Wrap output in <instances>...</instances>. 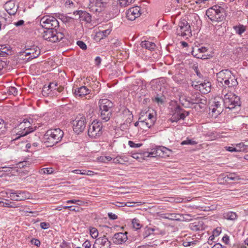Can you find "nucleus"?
Wrapping results in <instances>:
<instances>
[{
    "instance_id": "obj_44",
    "label": "nucleus",
    "mask_w": 248,
    "mask_h": 248,
    "mask_svg": "<svg viewBox=\"0 0 248 248\" xmlns=\"http://www.w3.org/2000/svg\"><path fill=\"white\" fill-rule=\"evenodd\" d=\"M181 145H196L197 144V142L191 139H186V140L182 141Z\"/></svg>"
},
{
    "instance_id": "obj_10",
    "label": "nucleus",
    "mask_w": 248,
    "mask_h": 248,
    "mask_svg": "<svg viewBox=\"0 0 248 248\" xmlns=\"http://www.w3.org/2000/svg\"><path fill=\"white\" fill-rule=\"evenodd\" d=\"M102 124L99 121H93L90 124L88 134L89 137L92 138H97L102 134Z\"/></svg>"
},
{
    "instance_id": "obj_39",
    "label": "nucleus",
    "mask_w": 248,
    "mask_h": 248,
    "mask_svg": "<svg viewBox=\"0 0 248 248\" xmlns=\"http://www.w3.org/2000/svg\"><path fill=\"white\" fill-rule=\"evenodd\" d=\"M1 172H7L10 173L13 170V168L10 167H6V166H3V164H1ZM4 175V173H1V177H2Z\"/></svg>"
},
{
    "instance_id": "obj_43",
    "label": "nucleus",
    "mask_w": 248,
    "mask_h": 248,
    "mask_svg": "<svg viewBox=\"0 0 248 248\" xmlns=\"http://www.w3.org/2000/svg\"><path fill=\"white\" fill-rule=\"evenodd\" d=\"M57 87H58V83L57 82H51V83H50V84L47 87H44L43 91H44V90L46 88H48L47 89L48 90H50L51 91H52V90H55L57 89Z\"/></svg>"
},
{
    "instance_id": "obj_21",
    "label": "nucleus",
    "mask_w": 248,
    "mask_h": 248,
    "mask_svg": "<svg viewBox=\"0 0 248 248\" xmlns=\"http://www.w3.org/2000/svg\"><path fill=\"white\" fill-rule=\"evenodd\" d=\"M76 96L82 97L90 93V90L86 86H81L73 90Z\"/></svg>"
},
{
    "instance_id": "obj_12",
    "label": "nucleus",
    "mask_w": 248,
    "mask_h": 248,
    "mask_svg": "<svg viewBox=\"0 0 248 248\" xmlns=\"http://www.w3.org/2000/svg\"><path fill=\"white\" fill-rule=\"evenodd\" d=\"M109 0H89L90 8L96 12L103 11L107 7Z\"/></svg>"
},
{
    "instance_id": "obj_57",
    "label": "nucleus",
    "mask_w": 248,
    "mask_h": 248,
    "mask_svg": "<svg viewBox=\"0 0 248 248\" xmlns=\"http://www.w3.org/2000/svg\"><path fill=\"white\" fill-rule=\"evenodd\" d=\"M63 209H69L70 211L77 212L78 210H76L75 208L73 207V206H64L62 207Z\"/></svg>"
},
{
    "instance_id": "obj_3",
    "label": "nucleus",
    "mask_w": 248,
    "mask_h": 248,
    "mask_svg": "<svg viewBox=\"0 0 248 248\" xmlns=\"http://www.w3.org/2000/svg\"><path fill=\"white\" fill-rule=\"evenodd\" d=\"M64 133L60 128L50 129L44 136L45 142L47 146H53L61 141Z\"/></svg>"
},
{
    "instance_id": "obj_24",
    "label": "nucleus",
    "mask_w": 248,
    "mask_h": 248,
    "mask_svg": "<svg viewBox=\"0 0 248 248\" xmlns=\"http://www.w3.org/2000/svg\"><path fill=\"white\" fill-rule=\"evenodd\" d=\"M13 193V190L12 189H4L1 190V199L5 200L6 202L8 198L12 200V195Z\"/></svg>"
},
{
    "instance_id": "obj_2",
    "label": "nucleus",
    "mask_w": 248,
    "mask_h": 248,
    "mask_svg": "<svg viewBox=\"0 0 248 248\" xmlns=\"http://www.w3.org/2000/svg\"><path fill=\"white\" fill-rule=\"evenodd\" d=\"M100 117L104 122H108L112 116L114 104L110 100L105 98L98 102Z\"/></svg>"
},
{
    "instance_id": "obj_20",
    "label": "nucleus",
    "mask_w": 248,
    "mask_h": 248,
    "mask_svg": "<svg viewBox=\"0 0 248 248\" xmlns=\"http://www.w3.org/2000/svg\"><path fill=\"white\" fill-rule=\"evenodd\" d=\"M4 8L10 15H14L17 11V7L16 6L15 2L13 0L6 2L4 5Z\"/></svg>"
},
{
    "instance_id": "obj_15",
    "label": "nucleus",
    "mask_w": 248,
    "mask_h": 248,
    "mask_svg": "<svg viewBox=\"0 0 248 248\" xmlns=\"http://www.w3.org/2000/svg\"><path fill=\"white\" fill-rule=\"evenodd\" d=\"M197 84H192L194 89L199 91L202 93L207 94L211 91V83L209 82L204 81L203 82H197Z\"/></svg>"
},
{
    "instance_id": "obj_45",
    "label": "nucleus",
    "mask_w": 248,
    "mask_h": 248,
    "mask_svg": "<svg viewBox=\"0 0 248 248\" xmlns=\"http://www.w3.org/2000/svg\"><path fill=\"white\" fill-rule=\"evenodd\" d=\"M209 110H211V112L213 113H215L216 115L219 114L221 111V108L218 109L215 107L213 106V105H211L209 107Z\"/></svg>"
},
{
    "instance_id": "obj_41",
    "label": "nucleus",
    "mask_w": 248,
    "mask_h": 248,
    "mask_svg": "<svg viewBox=\"0 0 248 248\" xmlns=\"http://www.w3.org/2000/svg\"><path fill=\"white\" fill-rule=\"evenodd\" d=\"M90 235L92 238L95 239L98 236V232L97 229L94 227H92L90 229Z\"/></svg>"
},
{
    "instance_id": "obj_47",
    "label": "nucleus",
    "mask_w": 248,
    "mask_h": 248,
    "mask_svg": "<svg viewBox=\"0 0 248 248\" xmlns=\"http://www.w3.org/2000/svg\"><path fill=\"white\" fill-rule=\"evenodd\" d=\"M4 82V81H1V94H2V95H8L7 91L8 90L7 89V87L9 86L8 85H7L6 86L4 85L3 84H1L2 83Z\"/></svg>"
},
{
    "instance_id": "obj_50",
    "label": "nucleus",
    "mask_w": 248,
    "mask_h": 248,
    "mask_svg": "<svg viewBox=\"0 0 248 248\" xmlns=\"http://www.w3.org/2000/svg\"><path fill=\"white\" fill-rule=\"evenodd\" d=\"M128 145L132 148H139L142 145V143H135L133 141L129 140L128 141Z\"/></svg>"
},
{
    "instance_id": "obj_26",
    "label": "nucleus",
    "mask_w": 248,
    "mask_h": 248,
    "mask_svg": "<svg viewBox=\"0 0 248 248\" xmlns=\"http://www.w3.org/2000/svg\"><path fill=\"white\" fill-rule=\"evenodd\" d=\"M141 46L142 47H144L150 50H154L156 46V45L154 43L148 41L141 42Z\"/></svg>"
},
{
    "instance_id": "obj_52",
    "label": "nucleus",
    "mask_w": 248,
    "mask_h": 248,
    "mask_svg": "<svg viewBox=\"0 0 248 248\" xmlns=\"http://www.w3.org/2000/svg\"><path fill=\"white\" fill-rule=\"evenodd\" d=\"M31 244L34 245L37 247H39L40 245V242L38 239L33 238L31 240Z\"/></svg>"
},
{
    "instance_id": "obj_61",
    "label": "nucleus",
    "mask_w": 248,
    "mask_h": 248,
    "mask_svg": "<svg viewBox=\"0 0 248 248\" xmlns=\"http://www.w3.org/2000/svg\"><path fill=\"white\" fill-rule=\"evenodd\" d=\"M131 156L138 160H139L140 159L141 157V154H138V153H135V154H133L131 155Z\"/></svg>"
},
{
    "instance_id": "obj_38",
    "label": "nucleus",
    "mask_w": 248,
    "mask_h": 248,
    "mask_svg": "<svg viewBox=\"0 0 248 248\" xmlns=\"http://www.w3.org/2000/svg\"><path fill=\"white\" fill-rule=\"evenodd\" d=\"M233 28L235 31L239 35L242 34L246 30V29L243 25L234 26Z\"/></svg>"
},
{
    "instance_id": "obj_28",
    "label": "nucleus",
    "mask_w": 248,
    "mask_h": 248,
    "mask_svg": "<svg viewBox=\"0 0 248 248\" xmlns=\"http://www.w3.org/2000/svg\"><path fill=\"white\" fill-rule=\"evenodd\" d=\"M223 218L227 220H234L237 218V216L235 212H227L223 214Z\"/></svg>"
},
{
    "instance_id": "obj_34",
    "label": "nucleus",
    "mask_w": 248,
    "mask_h": 248,
    "mask_svg": "<svg viewBox=\"0 0 248 248\" xmlns=\"http://www.w3.org/2000/svg\"><path fill=\"white\" fill-rule=\"evenodd\" d=\"M135 0H118V4L122 7L128 6L134 2Z\"/></svg>"
},
{
    "instance_id": "obj_25",
    "label": "nucleus",
    "mask_w": 248,
    "mask_h": 248,
    "mask_svg": "<svg viewBox=\"0 0 248 248\" xmlns=\"http://www.w3.org/2000/svg\"><path fill=\"white\" fill-rule=\"evenodd\" d=\"M12 51L11 47L9 45H1V57H7L11 55Z\"/></svg>"
},
{
    "instance_id": "obj_1",
    "label": "nucleus",
    "mask_w": 248,
    "mask_h": 248,
    "mask_svg": "<svg viewBox=\"0 0 248 248\" xmlns=\"http://www.w3.org/2000/svg\"><path fill=\"white\" fill-rule=\"evenodd\" d=\"M217 80L218 85L222 88L223 90H227L236 87L238 82L237 78L228 69H224L217 73Z\"/></svg>"
},
{
    "instance_id": "obj_19",
    "label": "nucleus",
    "mask_w": 248,
    "mask_h": 248,
    "mask_svg": "<svg viewBox=\"0 0 248 248\" xmlns=\"http://www.w3.org/2000/svg\"><path fill=\"white\" fill-rule=\"evenodd\" d=\"M74 15L79 19L80 21H85L90 23L92 20L91 16L84 11H76L74 12Z\"/></svg>"
},
{
    "instance_id": "obj_55",
    "label": "nucleus",
    "mask_w": 248,
    "mask_h": 248,
    "mask_svg": "<svg viewBox=\"0 0 248 248\" xmlns=\"http://www.w3.org/2000/svg\"><path fill=\"white\" fill-rule=\"evenodd\" d=\"M146 116L148 117V121H150V122L151 121H153V123H154V122L155 121V118L154 117V115L153 114H151V113L147 114V112L146 113Z\"/></svg>"
},
{
    "instance_id": "obj_53",
    "label": "nucleus",
    "mask_w": 248,
    "mask_h": 248,
    "mask_svg": "<svg viewBox=\"0 0 248 248\" xmlns=\"http://www.w3.org/2000/svg\"><path fill=\"white\" fill-rule=\"evenodd\" d=\"M82 202L80 200H68L66 201L67 203H74V204H77L78 205H81V203Z\"/></svg>"
},
{
    "instance_id": "obj_9",
    "label": "nucleus",
    "mask_w": 248,
    "mask_h": 248,
    "mask_svg": "<svg viewBox=\"0 0 248 248\" xmlns=\"http://www.w3.org/2000/svg\"><path fill=\"white\" fill-rule=\"evenodd\" d=\"M186 101L189 104L198 105L200 109L204 108L207 102L206 97L199 93H195L192 94L191 97H187L186 98Z\"/></svg>"
},
{
    "instance_id": "obj_62",
    "label": "nucleus",
    "mask_w": 248,
    "mask_h": 248,
    "mask_svg": "<svg viewBox=\"0 0 248 248\" xmlns=\"http://www.w3.org/2000/svg\"><path fill=\"white\" fill-rule=\"evenodd\" d=\"M154 101L157 103L162 104L164 102L163 99L161 97L156 96L155 98Z\"/></svg>"
},
{
    "instance_id": "obj_8",
    "label": "nucleus",
    "mask_w": 248,
    "mask_h": 248,
    "mask_svg": "<svg viewBox=\"0 0 248 248\" xmlns=\"http://www.w3.org/2000/svg\"><path fill=\"white\" fill-rule=\"evenodd\" d=\"M40 25L46 29L57 30L59 26V23L54 16H46L41 19Z\"/></svg>"
},
{
    "instance_id": "obj_49",
    "label": "nucleus",
    "mask_w": 248,
    "mask_h": 248,
    "mask_svg": "<svg viewBox=\"0 0 248 248\" xmlns=\"http://www.w3.org/2000/svg\"><path fill=\"white\" fill-rule=\"evenodd\" d=\"M235 148L237 149L236 152H245L246 151L244 149V143L243 142L236 144Z\"/></svg>"
},
{
    "instance_id": "obj_13",
    "label": "nucleus",
    "mask_w": 248,
    "mask_h": 248,
    "mask_svg": "<svg viewBox=\"0 0 248 248\" xmlns=\"http://www.w3.org/2000/svg\"><path fill=\"white\" fill-rule=\"evenodd\" d=\"M85 117L84 116L79 115L73 121V130L77 134L83 132L85 128Z\"/></svg>"
},
{
    "instance_id": "obj_5",
    "label": "nucleus",
    "mask_w": 248,
    "mask_h": 248,
    "mask_svg": "<svg viewBox=\"0 0 248 248\" xmlns=\"http://www.w3.org/2000/svg\"><path fill=\"white\" fill-rule=\"evenodd\" d=\"M224 9L218 5H214L208 9L206 15L213 22H219L224 18Z\"/></svg>"
},
{
    "instance_id": "obj_27",
    "label": "nucleus",
    "mask_w": 248,
    "mask_h": 248,
    "mask_svg": "<svg viewBox=\"0 0 248 248\" xmlns=\"http://www.w3.org/2000/svg\"><path fill=\"white\" fill-rule=\"evenodd\" d=\"M192 55L195 57L201 59H207L206 55L204 54H202L199 53V49L198 46H196L193 49L191 52Z\"/></svg>"
},
{
    "instance_id": "obj_4",
    "label": "nucleus",
    "mask_w": 248,
    "mask_h": 248,
    "mask_svg": "<svg viewBox=\"0 0 248 248\" xmlns=\"http://www.w3.org/2000/svg\"><path fill=\"white\" fill-rule=\"evenodd\" d=\"M222 95H224V105L226 108L232 109L240 106L241 102L239 97L231 91L222 90Z\"/></svg>"
},
{
    "instance_id": "obj_32",
    "label": "nucleus",
    "mask_w": 248,
    "mask_h": 248,
    "mask_svg": "<svg viewBox=\"0 0 248 248\" xmlns=\"http://www.w3.org/2000/svg\"><path fill=\"white\" fill-rule=\"evenodd\" d=\"M124 113L128 115V118L125 120L126 124L125 123H124L123 124L121 125V127L124 128V126L127 124H131V123L132 122L133 116L132 114V113L130 112L129 110H127L124 111Z\"/></svg>"
},
{
    "instance_id": "obj_6",
    "label": "nucleus",
    "mask_w": 248,
    "mask_h": 248,
    "mask_svg": "<svg viewBox=\"0 0 248 248\" xmlns=\"http://www.w3.org/2000/svg\"><path fill=\"white\" fill-rule=\"evenodd\" d=\"M33 131L32 128H31V124L27 120H25L15 128L14 133H16V137L14 139L17 140L21 137H24Z\"/></svg>"
},
{
    "instance_id": "obj_40",
    "label": "nucleus",
    "mask_w": 248,
    "mask_h": 248,
    "mask_svg": "<svg viewBox=\"0 0 248 248\" xmlns=\"http://www.w3.org/2000/svg\"><path fill=\"white\" fill-rule=\"evenodd\" d=\"M132 224L134 228L139 229L140 228L142 225L140 223V220L137 218H134L132 221Z\"/></svg>"
},
{
    "instance_id": "obj_17",
    "label": "nucleus",
    "mask_w": 248,
    "mask_h": 248,
    "mask_svg": "<svg viewBox=\"0 0 248 248\" xmlns=\"http://www.w3.org/2000/svg\"><path fill=\"white\" fill-rule=\"evenodd\" d=\"M140 9L139 6L130 8L127 10L126 15L127 18L129 20H134L140 15Z\"/></svg>"
},
{
    "instance_id": "obj_29",
    "label": "nucleus",
    "mask_w": 248,
    "mask_h": 248,
    "mask_svg": "<svg viewBox=\"0 0 248 248\" xmlns=\"http://www.w3.org/2000/svg\"><path fill=\"white\" fill-rule=\"evenodd\" d=\"M156 149L158 154V156L161 157L167 155V151H170L169 149L164 146H157L156 147Z\"/></svg>"
},
{
    "instance_id": "obj_14",
    "label": "nucleus",
    "mask_w": 248,
    "mask_h": 248,
    "mask_svg": "<svg viewBox=\"0 0 248 248\" xmlns=\"http://www.w3.org/2000/svg\"><path fill=\"white\" fill-rule=\"evenodd\" d=\"M111 242L106 235L100 237L96 239L93 248H110Z\"/></svg>"
},
{
    "instance_id": "obj_37",
    "label": "nucleus",
    "mask_w": 248,
    "mask_h": 248,
    "mask_svg": "<svg viewBox=\"0 0 248 248\" xmlns=\"http://www.w3.org/2000/svg\"><path fill=\"white\" fill-rule=\"evenodd\" d=\"M3 204L4 207L16 208L18 207L15 202L7 201L6 202L1 201V204Z\"/></svg>"
},
{
    "instance_id": "obj_64",
    "label": "nucleus",
    "mask_w": 248,
    "mask_h": 248,
    "mask_svg": "<svg viewBox=\"0 0 248 248\" xmlns=\"http://www.w3.org/2000/svg\"><path fill=\"white\" fill-rule=\"evenodd\" d=\"M110 32V31L109 30H105L101 31V33H102L103 36H107L108 35Z\"/></svg>"
},
{
    "instance_id": "obj_30",
    "label": "nucleus",
    "mask_w": 248,
    "mask_h": 248,
    "mask_svg": "<svg viewBox=\"0 0 248 248\" xmlns=\"http://www.w3.org/2000/svg\"><path fill=\"white\" fill-rule=\"evenodd\" d=\"M113 162L115 164H124L127 161L126 157L120 155H118L116 157L113 158Z\"/></svg>"
},
{
    "instance_id": "obj_42",
    "label": "nucleus",
    "mask_w": 248,
    "mask_h": 248,
    "mask_svg": "<svg viewBox=\"0 0 248 248\" xmlns=\"http://www.w3.org/2000/svg\"><path fill=\"white\" fill-rule=\"evenodd\" d=\"M147 155L146 156L147 157H156L158 156V154L157 153V150L156 149V147L155 148H153L152 149L151 151L150 152H147L145 153V155Z\"/></svg>"
},
{
    "instance_id": "obj_60",
    "label": "nucleus",
    "mask_w": 248,
    "mask_h": 248,
    "mask_svg": "<svg viewBox=\"0 0 248 248\" xmlns=\"http://www.w3.org/2000/svg\"><path fill=\"white\" fill-rule=\"evenodd\" d=\"M196 223H192L190 225V228L194 231H198L200 230V227L198 225L195 224Z\"/></svg>"
},
{
    "instance_id": "obj_7",
    "label": "nucleus",
    "mask_w": 248,
    "mask_h": 248,
    "mask_svg": "<svg viewBox=\"0 0 248 248\" xmlns=\"http://www.w3.org/2000/svg\"><path fill=\"white\" fill-rule=\"evenodd\" d=\"M42 37L47 41L55 43L61 40L64 37V34L61 32H58L57 30L49 29L43 31Z\"/></svg>"
},
{
    "instance_id": "obj_31",
    "label": "nucleus",
    "mask_w": 248,
    "mask_h": 248,
    "mask_svg": "<svg viewBox=\"0 0 248 248\" xmlns=\"http://www.w3.org/2000/svg\"><path fill=\"white\" fill-rule=\"evenodd\" d=\"M224 179L227 180L237 181L240 179L239 175L235 173H230L224 176Z\"/></svg>"
},
{
    "instance_id": "obj_58",
    "label": "nucleus",
    "mask_w": 248,
    "mask_h": 248,
    "mask_svg": "<svg viewBox=\"0 0 248 248\" xmlns=\"http://www.w3.org/2000/svg\"><path fill=\"white\" fill-rule=\"evenodd\" d=\"M108 217L110 219L115 220L118 218V217L115 214L112 213H108Z\"/></svg>"
},
{
    "instance_id": "obj_48",
    "label": "nucleus",
    "mask_w": 248,
    "mask_h": 248,
    "mask_svg": "<svg viewBox=\"0 0 248 248\" xmlns=\"http://www.w3.org/2000/svg\"><path fill=\"white\" fill-rule=\"evenodd\" d=\"M41 171V173L42 174H49L53 173V169L52 168H44Z\"/></svg>"
},
{
    "instance_id": "obj_35",
    "label": "nucleus",
    "mask_w": 248,
    "mask_h": 248,
    "mask_svg": "<svg viewBox=\"0 0 248 248\" xmlns=\"http://www.w3.org/2000/svg\"><path fill=\"white\" fill-rule=\"evenodd\" d=\"M7 89L8 90L7 91L8 95L13 94L14 96H16L18 94L17 89L14 87L7 86Z\"/></svg>"
},
{
    "instance_id": "obj_63",
    "label": "nucleus",
    "mask_w": 248,
    "mask_h": 248,
    "mask_svg": "<svg viewBox=\"0 0 248 248\" xmlns=\"http://www.w3.org/2000/svg\"><path fill=\"white\" fill-rule=\"evenodd\" d=\"M101 62V59L100 57L97 56L95 59V64L97 66H99Z\"/></svg>"
},
{
    "instance_id": "obj_46",
    "label": "nucleus",
    "mask_w": 248,
    "mask_h": 248,
    "mask_svg": "<svg viewBox=\"0 0 248 248\" xmlns=\"http://www.w3.org/2000/svg\"><path fill=\"white\" fill-rule=\"evenodd\" d=\"M72 172L76 173V174H80L82 175H87L89 176H92V174H88L86 173V170H73Z\"/></svg>"
},
{
    "instance_id": "obj_54",
    "label": "nucleus",
    "mask_w": 248,
    "mask_h": 248,
    "mask_svg": "<svg viewBox=\"0 0 248 248\" xmlns=\"http://www.w3.org/2000/svg\"><path fill=\"white\" fill-rule=\"evenodd\" d=\"M82 246L84 248H91L92 245L91 242L89 240H87L83 243Z\"/></svg>"
},
{
    "instance_id": "obj_18",
    "label": "nucleus",
    "mask_w": 248,
    "mask_h": 248,
    "mask_svg": "<svg viewBox=\"0 0 248 248\" xmlns=\"http://www.w3.org/2000/svg\"><path fill=\"white\" fill-rule=\"evenodd\" d=\"M127 232H118L116 233L113 238V242L117 245L122 244L127 240Z\"/></svg>"
},
{
    "instance_id": "obj_33",
    "label": "nucleus",
    "mask_w": 248,
    "mask_h": 248,
    "mask_svg": "<svg viewBox=\"0 0 248 248\" xmlns=\"http://www.w3.org/2000/svg\"><path fill=\"white\" fill-rule=\"evenodd\" d=\"M10 124L7 123L5 122L2 119H1V134L5 133V132L8 130V129L9 128V126Z\"/></svg>"
},
{
    "instance_id": "obj_16",
    "label": "nucleus",
    "mask_w": 248,
    "mask_h": 248,
    "mask_svg": "<svg viewBox=\"0 0 248 248\" xmlns=\"http://www.w3.org/2000/svg\"><path fill=\"white\" fill-rule=\"evenodd\" d=\"M30 197V193L26 191H15L13 190V193L12 195V200L16 201H24L29 199Z\"/></svg>"
},
{
    "instance_id": "obj_56",
    "label": "nucleus",
    "mask_w": 248,
    "mask_h": 248,
    "mask_svg": "<svg viewBox=\"0 0 248 248\" xmlns=\"http://www.w3.org/2000/svg\"><path fill=\"white\" fill-rule=\"evenodd\" d=\"M49 224L48 223L43 222L40 223V227L43 229H46L49 227Z\"/></svg>"
},
{
    "instance_id": "obj_51",
    "label": "nucleus",
    "mask_w": 248,
    "mask_h": 248,
    "mask_svg": "<svg viewBox=\"0 0 248 248\" xmlns=\"http://www.w3.org/2000/svg\"><path fill=\"white\" fill-rule=\"evenodd\" d=\"M77 45L82 49L86 50L87 49V46L85 43L82 41H78L77 42Z\"/></svg>"
},
{
    "instance_id": "obj_23",
    "label": "nucleus",
    "mask_w": 248,
    "mask_h": 248,
    "mask_svg": "<svg viewBox=\"0 0 248 248\" xmlns=\"http://www.w3.org/2000/svg\"><path fill=\"white\" fill-rule=\"evenodd\" d=\"M25 53L26 56L30 55V57L29 58V59H33L38 56L40 51L38 48L36 47L33 49L31 48L28 50H26Z\"/></svg>"
},
{
    "instance_id": "obj_36",
    "label": "nucleus",
    "mask_w": 248,
    "mask_h": 248,
    "mask_svg": "<svg viewBox=\"0 0 248 248\" xmlns=\"http://www.w3.org/2000/svg\"><path fill=\"white\" fill-rule=\"evenodd\" d=\"M139 120L140 123H141L142 126L144 127L145 125L147 128H150L152 125L154 124V123H153V121H151L150 122H146L147 120H142L141 117H140Z\"/></svg>"
},
{
    "instance_id": "obj_59",
    "label": "nucleus",
    "mask_w": 248,
    "mask_h": 248,
    "mask_svg": "<svg viewBox=\"0 0 248 248\" xmlns=\"http://www.w3.org/2000/svg\"><path fill=\"white\" fill-rule=\"evenodd\" d=\"M165 218L168 219H175L178 220L177 218H176V216L174 214H170L168 215V216L165 217Z\"/></svg>"
},
{
    "instance_id": "obj_11",
    "label": "nucleus",
    "mask_w": 248,
    "mask_h": 248,
    "mask_svg": "<svg viewBox=\"0 0 248 248\" xmlns=\"http://www.w3.org/2000/svg\"><path fill=\"white\" fill-rule=\"evenodd\" d=\"M176 32L177 35L181 36H190L191 35L190 26L186 19H181L179 22Z\"/></svg>"
},
{
    "instance_id": "obj_22",
    "label": "nucleus",
    "mask_w": 248,
    "mask_h": 248,
    "mask_svg": "<svg viewBox=\"0 0 248 248\" xmlns=\"http://www.w3.org/2000/svg\"><path fill=\"white\" fill-rule=\"evenodd\" d=\"M177 111V115H178V118L175 117V115H173L171 118L170 119V120L172 122H177L179 120H184L186 116L188 115V112L182 113L180 111V110L179 108L176 110Z\"/></svg>"
}]
</instances>
